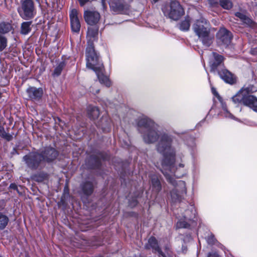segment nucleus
<instances>
[{
    "label": "nucleus",
    "mask_w": 257,
    "mask_h": 257,
    "mask_svg": "<svg viewBox=\"0 0 257 257\" xmlns=\"http://www.w3.org/2000/svg\"><path fill=\"white\" fill-rule=\"evenodd\" d=\"M9 187L10 189L16 190L18 193H19V190L18 188V186L16 184H15V183L11 184Z\"/></svg>",
    "instance_id": "obj_43"
},
{
    "label": "nucleus",
    "mask_w": 257,
    "mask_h": 257,
    "mask_svg": "<svg viewBox=\"0 0 257 257\" xmlns=\"http://www.w3.org/2000/svg\"><path fill=\"white\" fill-rule=\"evenodd\" d=\"M242 89L244 91V93L246 94V95H249V94L250 93H253L256 91V88L254 87L253 85H249L246 88H242Z\"/></svg>",
    "instance_id": "obj_38"
},
{
    "label": "nucleus",
    "mask_w": 257,
    "mask_h": 257,
    "mask_svg": "<svg viewBox=\"0 0 257 257\" xmlns=\"http://www.w3.org/2000/svg\"><path fill=\"white\" fill-rule=\"evenodd\" d=\"M212 92L214 94V95H217L218 94L217 91H216L215 89L214 88H212Z\"/></svg>",
    "instance_id": "obj_50"
},
{
    "label": "nucleus",
    "mask_w": 257,
    "mask_h": 257,
    "mask_svg": "<svg viewBox=\"0 0 257 257\" xmlns=\"http://www.w3.org/2000/svg\"><path fill=\"white\" fill-rule=\"evenodd\" d=\"M70 19L72 31L75 33H78L80 29L81 25L78 18V11L76 9H73L71 11Z\"/></svg>",
    "instance_id": "obj_16"
},
{
    "label": "nucleus",
    "mask_w": 257,
    "mask_h": 257,
    "mask_svg": "<svg viewBox=\"0 0 257 257\" xmlns=\"http://www.w3.org/2000/svg\"><path fill=\"white\" fill-rule=\"evenodd\" d=\"M32 21L24 22L21 24V33L23 35H27L31 31V25Z\"/></svg>",
    "instance_id": "obj_28"
},
{
    "label": "nucleus",
    "mask_w": 257,
    "mask_h": 257,
    "mask_svg": "<svg viewBox=\"0 0 257 257\" xmlns=\"http://www.w3.org/2000/svg\"><path fill=\"white\" fill-rule=\"evenodd\" d=\"M105 2H106V0H101L102 5L103 6V7H104L106 5Z\"/></svg>",
    "instance_id": "obj_51"
},
{
    "label": "nucleus",
    "mask_w": 257,
    "mask_h": 257,
    "mask_svg": "<svg viewBox=\"0 0 257 257\" xmlns=\"http://www.w3.org/2000/svg\"><path fill=\"white\" fill-rule=\"evenodd\" d=\"M138 204V201L136 199H134V200H133L131 202L130 205L131 206H135L137 205Z\"/></svg>",
    "instance_id": "obj_48"
},
{
    "label": "nucleus",
    "mask_w": 257,
    "mask_h": 257,
    "mask_svg": "<svg viewBox=\"0 0 257 257\" xmlns=\"http://www.w3.org/2000/svg\"><path fill=\"white\" fill-rule=\"evenodd\" d=\"M0 137L7 142H10L13 139V135L7 133L3 126L0 127Z\"/></svg>",
    "instance_id": "obj_33"
},
{
    "label": "nucleus",
    "mask_w": 257,
    "mask_h": 257,
    "mask_svg": "<svg viewBox=\"0 0 257 257\" xmlns=\"http://www.w3.org/2000/svg\"><path fill=\"white\" fill-rule=\"evenodd\" d=\"M7 46V39L0 34V51H3Z\"/></svg>",
    "instance_id": "obj_36"
},
{
    "label": "nucleus",
    "mask_w": 257,
    "mask_h": 257,
    "mask_svg": "<svg viewBox=\"0 0 257 257\" xmlns=\"http://www.w3.org/2000/svg\"><path fill=\"white\" fill-rule=\"evenodd\" d=\"M172 139L168 135H163L157 145V151L164 156L162 161L163 167H171L175 161L174 155L170 152Z\"/></svg>",
    "instance_id": "obj_2"
},
{
    "label": "nucleus",
    "mask_w": 257,
    "mask_h": 257,
    "mask_svg": "<svg viewBox=\"0 0 257 257\" xmlns=\"http://www.w3.org/2000/svg\"><path fill=\"white\" fill-rule=\"evenodd\" d=\"M143 134L145 142L148 144L154 143L156 142L159 138V135L156 131V127L146 132H144Z\"/></svg>",
    "instance_id": "obj_18"
},
{
    "label": "nucleus",
    "mask_w": 257,
    "mask_h": 257,
    "mask_svg": "<svg viewBox=\"0 0 257 257\" xmlns=\"http://www.w3.org/2000/svg\"><path fill=\"white\" fill-rule=\"evenodd\" d=\"M207 241L208 244H214L215 242V238L214 235H211L210 236H208Z\"/></svg>",
    "instance_id": "obj_40"
},
{
    "label": "nucleus",
    "mask_w": 257,
    "mask_h": 257,
    "mask_svg": "<svg viewBox=\"0 0 257 257\" xmlns=\"http://www.w3.org/2000/svg\"><path fill=\"white\" fill-rule=\"evenodd\" d=\"M38 151L41 157H42V160L45 166L46 164H51L53 163L59 154V152L51 146L45 147Z\"/></svg>",
    "instance_id": "obj_8"
},
{
    "label": "nucleus",
    "mask_w": 257,
    "mask_h": 257,
    "mask_svg": "<svg viewBox=\"0 0 257 257\" xmlns=\"http://www.w3.org/2000/svg\"><path fill=\"white\" fill-rule=\"evenodd\" d=\"M104 70L103 67L99 69H98V70H95L94 71L95 72L99 82L101 83L105 84L106 86L109 87L110 85V82L108 78L104 75Z\"/></svg>",
    "instance_id": "obj_21"
},
{
    "label": "nucleus",
    "mask_w": 257,
    "mask_h": 257,
    "mask_svg": "<svg viewBox=\"0 0 257 257\" xmlns=\"http://www.w3.org/2000/svg\"><path fill=\"white\" fill-rule=\"evenodd\" d=\"M11 154L14 155L15 154H18V152L16 148H14Z\"/></svg>",
    "instance_id": "obj_49"
},
{
    "label": "nucleus",
    "mask_w": 257,
    "mask_h": 257,
    "mask_svg": "<svg viewBox=\"0 0 257 257\" xmlns=\"http://www.w3.org/2000/svg\"><path fill=\"white\" fill-rule=\"evenodd\" d=\"M9 221L7 216L0 212V230H3L6 228Z\"/></svg>",
    "instance_id": "obj_32"
},
{
    "label": "nucleus",
    "mask_w": 257,
    "mask_h": 257,
    "mask_svg": "<svg viewBox=\"0 0 257 257\" xmlns=\"http://www.w3.org/2000/svg\"><path fill=\"white\" fill-rule=\"evenodd\" d=\"M171 196L174 201H180L183 197V194L179 192L178 188H174L171 191Z\"/></svg>",
    "instance_id": "obj_30"
},
{
    "label": "nucleus",
    "mask_w": 257,
    "mask_h": 257,
    "mask_svg": "<svg viewBox=\"0 0 257 257\" xmlns=\"http://www.w3.org/2000/svg\"><path fill=\"white\" fill-rule=\"evenodd\" d=\"M88 117L91 119L97 118L100 114L99 109L94 106L89 105L87 108Z\"/></svg>",
    "instance_id": "obj_24"
},
{
    "label": "nucleus",
    "mask_w": 257,
    "mask_h": 257,
    "mask_svg": "<svg viewBox=\"0 0 257 257\" xmlns=\"http://www.w3.org/2000/svg\"><path fill=\"white\" fill-rule=\"evenodd\" d=\"M217 42L220 45L228 46L232 38L231 33L224 28H221L216 34Z\"/></svg>",
    "instance_id": "obj_10"
},
{
    "label": "nucleus",
    "mask_w": 257,
    "mask_h": 257,
    "mask_svg": "<svg viewBox=\"0 0 257 257\" xmlns=\"http://www.w3.org/2000/svg\"><path fill=\"white\" fill-rule=\"evenodd\" d=\"M209 4L213 7H217L219 5L217 0H209Z\"/></svg>",
    "instance_id": "obj_42"
},
{
    "label": "nucleus",
    "mask_w": 257,
    "mask_h": 257,
    "mask_svg": "<svg viewBox=\"0 0 257 257\" xmlns=\"http://www.w3.org/2000/svg\"><path fill=\"white\" fill-rule=\"evenodd\" d=\"M12 29V25L6 22L0 23V34H5L9 33Z\"/></svg>",
    "instance_id": "obj_31"
},
{
    "label": "nucleus",
    "mask_w": 257,
    "mask_h": 257,
    "mask_svg": "<svg viewBox=\"0 0 257 257\" xmlns=\"http://www.w3.org/2000/svg\"><path fill=\"white\" fill-rule=\"evenodd\" d=\"M80 6L81 7H83L85 4L90 2V0H78Z\"/></svg>",
    "instance_id": "obj_44"
},
{
    "label": "nucleus",
    "mask_w": 257,
    "mask_h": 257,
    "mask_svg": "<svg viewBox=\"0 0 257 257\" xmlns=\"http://www.w3.org/2000/svg\"><path fill=\"white\" fill-rule=\"evenodd\" d=\"M26 92L28 95L29 99L33 101H40L43 95V90L42 88H36L35 87H30Z\"/></svg>",
    "instance_id": "obj_14"
},
{
    "label": "nucleus",
    "mask_w": 257,
    "mask_h": 257,
    "mask_svg": "<svg viewBox=\"0 0 257 257\" xmlns=\"http://www.w3.org/2000/svg\"><path fill=\"white\" fill-rule=\"evenodd\" d=\"M164 16L172 20H179L184 14V10L177 0H171L162 7Z\"/></svg>",
    "instance_id": "obj_3"
},
{
    "label": "nucleus",
    "mask_w": 257,
    "mask_h": 257,
    "mask_svg": "<svg viewBox=\"0 0 257 257\" xmlns=\"http://www.w3.org/2000/svg\"><path fill=\"white\" fill-rule=\"evenodd\" d=\"M207 257H219L218 253L215 252H209Z\"/></svg>",
    "instance_id": "obj_45"
},
{
    "label": "nucleus",
    "mask_w": 257,
    "mask_h": 257,
    "mask_svg": "<svg viewBox=\"0 0 257 257\" xmlns=\"http://www.w3.org/2000/svg\"><path fill=\"white\" fill-rule=\"evenodd\" d=\"M235 16L240 19V20L242 22V21L244 19V18L246 17V16L240 12H237L235 14Z\"/></svg>",
    "instance_id": "obj_41"
},
{
    "label": "nucleus",
    "mask_w": 257,
    "mask_h": 257,
    "mask_svg": "<svg viewBox=\"0 0 257 257\" xmlns=\"http://www.w3.org/2000/svg\"><path fill=\"white\" fill-rule=\"evenodd\" d=\"M97 182L94 179L83 182L80 186L82 193L86 197L91 196L96 187Z\"/></svg>",
    "instance_id": "obj_12"
},
{
    "label": "nucleus",
    "mask_w": 257,
    "mask_h": 257,
    "mask_svg": "<svg viewBox=\"0 0 257 257\" xmlns=\"http://www.w3.org/2000/svg\"><path fill=\"white\" fill-rule=\"evenodd\" d=\"M66 65L65 61H61L55 67L52 73L54 76H59L61 74L62 71L64 69Z\"/></svg>",
    "instance_id": "obj_29"
},
{
    "label": "nucleus",
    "mask_w": 257,
    "mask_h": 257,
    "mask_svg": "<svg viewBox=\"0 0 257 257\" xmlns=\"http://www.w3.org/2000/svg\"><path fill=\"white\" fill-rule=\"evenodd\" d=\"M87 67L93 71L103 67V64L99 61V57L95 51L93 44H88L86 49Z\"/></svg>",
    "instance_id": "obj_4"
},
{
    "label": "nucleus",
    "mask_w": 257,
    "mask_h": 257,
    "mask_svg": "<svg viewBox=\"0 0 257 257\" xmlns=\"http://www.w3.org/2000/svg\"><path fill=\"white\" fill-rule=\"evenodd\" d=\"M145 248L147 249H152L155 252H161V248L159 245L158 241L154 236H151L149 238L145 245Z\"/></svg>",
    "instance_id": "obj_19"
},
{
    "label": "nucleus",
    "mask_w": 257,
    "mask_h": 257,
    "mask_svg": "<svg viewBox=\"0 0 257 257\" xmlns=\"http://www.w3.org/2000/svg\"><path fill=\"white\" fill-rule=\"evenodd\" d=\"M20 3L21 6L18 8L20 17L27 20L33 19L36 14L33 0H21Z\"/></svg>",
    "instance_id": "obj_6"
},
{
    "label": "nucleus",
    "mask_w": 257,
    "mask_h": 257,
    "mask_svg": "<svg viewBox=\"0 0 257 257\" xmlns=\"http://www.w3.org/2000/svg\"><path fill=\"white\" fill-rule=\"evenodd\" d=\"M97 125L103 132H108L110 128V120L107 117L102 116L98 121Z\"/></svg>",
    "instance_id": "obj_26"
},
{
    "label": "nucleus",
    "mask_w": 257,
    "mask_h": 257,
    "mask_svg": "<svg viewBox=\"0 0 257 257\" xmlns=\"http://www.w3.org/2000/svg\"><path fill=\"white\" fill-rule=\"evenodd\" d=\"M247 96H248V95H246L241 89L236 95L232 97V99L235 103H240L244 105V102L247 98Z\"/></svg>",
    "instance_id": "obj_22"
},
{
    "label": "nucleus",
    "mask_w": 257,
    "mask_h": 257,
    "mask_svg": "<svg viewBox=\"0 0 257 257\" xmlns=\"http://www.w3.org/2000/svg\"><path fill=\"white\" fill-rule=\"evenodd\" d=\"M217 73L220 77L226 83L233 84L236 82V78L234 75L225 67L218 70Z\"/></svg>",
    "instance_id": "obj_17"
},
{
    "label": "nucleus",
    "mask_w": 257,
    "mask_h": 257,
    "mask_svg": "<svg viewBox=\"0 0 257 257\" xmlns=\"http://www.w3.org/2000/svg\"><path fill=\"white\" fill-rule=\"evenodd\" d=\"M1 126H1V125H0V127H1Z\"/></svg>",
    "instance_id": "obj_55"
},
{
    "label": "nucleus",
    "mask_w": 257,
    "mask_h": 257,
    "mask_svg": "<svg viewBox=\"0 0 257 257\" xmlns=\"http://www.w3.org/2000/svg\"><path fill=\"white\" fill-rule=\"evenodd\" d=\"M242 22L248 26H252L254 23L253 21L247 16L242 21Z\"/></svg>",
    "instance_id": "obj_39"
},
{
    "label": "nucleus",
    "mask_w": 257,
    "mask_h": 257,
    "mask_svg": "<svg viewBox=\"0 0 257 257\" xmlns=\"http://www.w3.org/2000/svg\"><path fill=\"white\" fill-rule=\"evenodd\" d=\"M212 55L214 59L210 63V71L214 73L216 71L218 72V70L224 68L223 63L224 58L223 56L216 52H213Z\"/></svg>",
    "instance_id": "obj_11"
},
{
    "label": "nucleus",
    "mask_w": 257,
    "mask_h": 257,
    "mask_svg": "<svg viewBox=\"0 0 257 257\" xmlns=\"http://www.w3.org/2000/svg\"><path fill=\"white\" fill-rule=\"evenodd\" d=\"M244 105L248 106L254 111H257V98L251 95H248Z\"/></svg>",
    "instance_id": "obj_25"
},
{
    "label": "nucleus",
    "mask_w": 257,
    "mask_h": 257,
    "mask_svg": "<svg viewBox=\"0 0 257 257\" xmlns=\"http://www.w3.org/2000/svg\"><path fill=\"white\" fill-rule=\"evenodd\" d=\"M161 176L154 174L151 176V183L153 189L157 192L162 189V185L160 182Z\"/></svg>",
    "instance_id": "obj_23"
},
{
    "label": "nucleus",
    "mask_w": 257,
    "mask_h": 257,
    "mask_svg": "<svg viewBox=\"0 0 257 257\" xmlns=\"http://www.w3.org/2000/svg\"><path fill=\"white\" fill-rule=\"evenodd\" d=\"M251 54L253 55H257V47L252 48L250 50Z\"/></svg>",
    "instance_id": "obj_47"
},
{
    "label": "nucleus",
    "mask_w": 257,
    "mask_h": 257,
    "mask_svg": "<svg viewBox=\"0 0 257 257\" xmlns=\"http://www.w3.org/2000/svg\"><path fill=\"white\" fill-rule=\"evenodd\" d=\"M36 2H37L38 3H40V0H36Z\"/></svg>",
    "instance_id": "obj_52"
},
{
    "label": "nucleus",
    "mask_w": 257,
    "mask_h": 257,
    "mask_svg": "<svg viewBox=\"0 0 257 257\" xmlns=\"http://www.w3.org/2000/svg\"><path fill=\"white\" fill-rule=\"evenodd\" d=\"M138 125L142 134L155 127L154 122L147 117L140 118L138 122Z\"/></svg>",
    "instance_id": "obj_15"
},
{
    "label": "nucleus",
    "mask_w": 257,
    "mask_h": 257,
    "mask_svg": "<svg viewBox=\"0 0 257 257\" xmlns=\"http://www.w3.org/2000/svg\"><path fill=\"white\" fill-rule=\"evenodd\" d=\"M154 1L155 3H156L159 0H153Z\"/></svg>",
    "instance_id": "obj_53"
},
{
    "label": "nucleus",
    "mask_w": 257,
    "mask_h": 257,
    "mask_svg": "<svg viewBox=\"0 0 257 257\" xmlns=\"http://www.w3.org/2000/svg\"><path fill=\"white\" fill-rule=\"evenodd\" d=\"M23 161L32 170H41L45 167L38 151L32 152L24 156Z\"/></svg>",
    "instance_id": "obj_5"
},
{
    "label": "nucleus",
    "mask_w": 257,
    "mask_h": 257,
    "mask_svg": "<svg viewBox=\"0 0 257 257\" xmlns=\"http://www.w3.org/2000/svg\"><path fill=\"white\" fill-rule=\"evenodd\" d=\"M192 29L203 45L208 47L212 44L214 38L211 34V28L208 21L201 18L193 24Z\"/></svg>",
    "instance_id": "obj_1"
},
{
    "label": "nucleus",
    "mask_w": 257,
    "mask_h": 257,
    "mask_svg": "<svg viewBox=\"0 0 257 257\" xmlns=\"http://www.w3.org/2000/svg\"><path fill=\"white\" fill-rule=\"evenodd\" d=\"M0 257H2V256H0Z\"/></svg>",
    "instance_id": "obj_56"
},
{
    "label": "nucleus",
    "mask_w": 257,
    "mask_h": 257,
    "mask_svg": "<svg viewBox=\"0 0 257 257\" xmlns=\"http://www.w3.org/2000/svg\"><path fill=\"white\" fill-rule=\"evenodd\" d=\"M158 253L159 254V255L161 256L162 257H172V256L169 253L166 254L162 250L161 252H158Z\"/></svg>",
    "instance_id": "obj_46"
},
{
    "label": "nucleus",
    "mask_w": 257,
    "mask_h": 257,
    "mask_svg": "<svg viewBox=\"0 0 257 257\" xmlns=\"http://www.w3.org/2000/svg\"><path fill=\"white\" fill-rule=\"evenodd\" d=\"M94 26V27H90L88 28L87 34L92 38H95L98 35V27L96 25Z\"/></svg>",
    "instance_id": "obj_35"
},
{
    "label": "nucleus",
    "mask_w": 257,
    "mask_h": 257,
    "mask_svg": "<svg viewBox=\"0 0 257 257\" xmlns=\"http://www.w3.org/2000/svg\"><path fill=\"white\" fill-rule=\"evenodd\" d=\"M190 226V224L187 221L182 219L178 221L176 224V227L178 228H188Z\"/></svg>",
    "instance_id": "obj_37"
},
{
    "label": "nucleus",
    "mask_w": 257,
    "mask_h": 257,
    "mask_svg": "<svg viewBox=\"0 0 257 257\" xmlns=\"http://www.w3.org/2000/svg\"><path fill=\"white\" fill-rule=\"evenodd\" d=\"M110 7L113 12L120 14H124L128 10L127 5L119 2H111Z\"/></svg>",
    "instance_id": "obj_20"
},
{
    "label": "nucleus",
    "mask_w": 257,
    "mask_h": 257,
    "mask_svg": "<svg viewBox=\"0 0 257 257\" xmlns=\"http://www.w3.org/2000/svg\"><path fill=\"white\" fill-rule=\"evenodd\" d=\"M162 172L165 176L167 181L174 186L175 188H178L179 189V192L183 194H186L187 189L186 187V183L184 181L182 180L177 181L173 177L167 172L162 171Z\"/></svg>",
    "instance_id": "obj_9"
},
{
    "label": "nucleus",
    "mask_w": 257,
    "mask_h": 257,
    "mask_svg": "<svg viewBox=\"0 0 257 257\" xmlns=\"http://www.w3.org/2000/svg\"><path fill=\"white\" fill-rule=\"evenodd\" d=\"M179 28L183 31H187L190 27V18L189 17H186L185 20L181 21L178 25Z\"/></svg>",
    "instance_id": "obj_27"
},
{
    "label": "nucleus",
    "mask_w": 257,
    "mask_h": 257,
    "mask_svg": "<svg viewBox=\"0 0 257 257\" xmlns=\"http://www.w3.org/2000/svg\"><path fill=\"white\" fill-rule=\"evenodd\" d=\"M84 18L86 23L90 26L96 25L99 21L100 15L96 11H85L84 13Z\"/></svg>",
    "instance_id": "obj_13"
},
{
    "label": "nucleus",
    "mask_w": 257,
    "mask_h": 257,
    "mask_svg": "<svg viewBox=\"0 0 257 257\" xmlns=\"http://www.w3.org/2000/svg\"><path fill=\"white\" fill-rule=\"evenodd\" d=\"M2 93L0 92V97H1Z\"/></svg>",
    "instance_id": "obj_54"
},
{
    "label": "nucleus",
    "mask_w": 257,
    "mask_h": 257,
    "mask_svg": "<svg viewBox=\"0 0 257 257\" xmlns=\"http://www.w3.org/2000/svg\"><path fill=\"white\" fill-rule=\"evenodd\" d=\"M108 156L103 152H98L90 155L86 160L85 165L88 169H100L102 166V161L108 159Z\"/></svg>",
    "instance_id": "obj_7"
},
{
    "label": "nucleus",
    "mask_w": 257,
    "mask_h": 257,
    "mask_svg": "<svg viewBox=\"0 0 257 257\" xmlns=\"http://www.w3.org/2000/svg\"><path fill=\"white\" fill-rule=\"evenodd\" d=\"M219 5L225 10H230L233 6L232 2L230 0H219Z\"/></svg>",
    "instance_id": "obj_34"
}]
</instances>
